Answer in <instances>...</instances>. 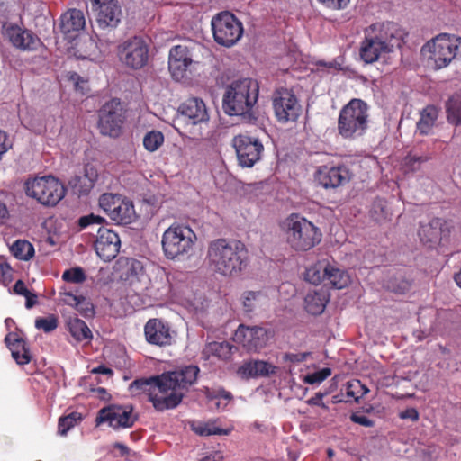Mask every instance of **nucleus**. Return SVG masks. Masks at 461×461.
Returning <instances> with one entry per match:
<instances>
[{"label": "nucleus", "mask_w": 461, "mask_h": 461, "mask_svg": "<svg viewBox=\"0 0 461 461\" xmlns=\"http://www.w3.org/2000/svg\"><path fill=\"white\" fill-rule=\"evenodd\" d=\"M199 372L196 366H185L149 378L135 379L130 387L134 392L147 393L154 409L164 411L180 404L185 392L196 382Z\"/></svg>", "instance_id": "nucleus-1"}, {"label": "nucleus", "mask_w": 461, "mask_h": 461, "mask_svg": "<svg viewBox=\"0 0 461 461\" xmlns=\"http://www.w3.org/2000/svg\"><path fill=\"white\" fill-rule=\"evenodd\" d=\"M205 259L208 267L215 275L234 278L246 269L249 251L240 240L219 238L208 244Z\"/></svg>", "instance_id": "nucleus-2"}, {"label": "nucleus", "mask_w": 461, "mask_h": 461, "mask_svg": "<svg viewBox=\"0 0 461 461\" xmlns=\"http://www.w3.org/2000/svg\"><path fill=\"white\" fill-rule=\"evenodd\" d=\"M258 86L251 78H241L231 82L225 89L223 108L229 115L241 116L246 122L256 120L252 109L258 101Z\"/></svg>", "instance_id": "nucleus-3"}, {"label": "nucleus", "mask_w": 461, "mask_h": 461, "mask_svg": "<svg viewBox=\"0 0 461 461\" xmlns=\"http://www.w3.org/2000/svg\"><path fill=\"white\" fill-rule=\"evenodd\" d=\"M280 228L287 245L295 252H307L321 241L320 228L298 213L290 214Z\"/></svg>", "instance_id": "nucleus-4"}, {"label": "nucleus", "mask_w": 461, "mask_h": 461, "mask_svg": "<svg viewBox=\"0 0 461 461\" xmlns=\"http://www.w3.org/2000/svg\"><path fill=\"white\" fill-rule=\"evenodd\" d=\"M369 107L358 98L351 99L344 105L338 118V132L345 140L362 137L368 129Z\"/></svg>", "instance_id": "nucleus-5"}, {"label": "nucleus", "mask_w": 461, "mask_h": 461, "mask_svg": "<svg viewBox=\"0 0 461 461\" xmlns=\"http://www.w3.org/2000/svg\"><path fill=\"white\" fill-rule=\"evenodd\" d=\"M421 52L435 69L444 68L461 55V37L440 33L424 44Z\"/></svg>", "instance_id": "nucleus-6"}, {"label": "nucleus", "mask_w": 461, "mask_h": 461, "mask_svg": "<svg viewBox=\"0 0 461 461\" xmlns=\"http://www.w3.org/2000/svg\"><path fill=\"white\" fill-rule=\"evenodd\" d=\"M26 194L45 206H55L65 196L63 184L52 176L36 177L25 183Z\"/></svg>", "instance_id": "nucleus-7"}, {"label": "nucleus", "mask_w": 461, "mask_h": 461, "mask_svg": "<svg viewBox=\"0 0 461 461\" xmlns=\"http://www.w3.org/2000/svg\"><path fill=\"white\" fill-rule=\"evenodd\" d=\"M196 240L195 233L185 225L173 224L162 236V248L167 258L174 259L187 253Z\"/></svg>", "instance_id": "nucleus-8"}, {"label": "nucleus", "mask_w": 461, "mask_h": 461, "mask_svg": "<svg viewBox=\"0 0 461 461\" xmlns=\"http://www.w3.org/2000/svg\"><path fill=\"white\" fill-rule=\"evenodd\" d=\"M211 25L214 41L221 46H233L243 34L242 23L229 11L214 15Z\"/></svg>", "instance_id": "nucleus-9"}, {"label": "nucleus", "mask_w": 461, "mask_h": 461, "mask_svg": "<svg viewBox=\"0 0 461 461\" xmlns=\"http://www.w3.org/2000/svg\"><path fill=\"white\" fill-rule=\"evenodd\" d=\"M131 404H111L100 409L95 418L96 426L107 423L113 429L132 428L139 416Z\"/></svg>", "instance_id": "nucleus-10"}, {"label": "nucleus", "mask_w": 461, "mask_h": 461, "mask_svg": "<svg viewBox=\"0 0 461 461\" xmlns=\"http://www.w3.org/2000/svg\"><path fill=\"white\" fill-rule=\"evenodd\" d=\"M125 114L121 102L112 99L99 111L98 128L103 135L117 138L122 133Z\"/></svg>", "instance_id": "nucleus-11"}, {"label": "nucleus", "mask_w": 461, "mask_h": 461, "mask_svg": "<svg viewBox=\"0 0 461 461\" xmlns=\"http://www.w3.org/2000/svg\"><path fill=\"white\" fill-rule=\"evenodd\" d=\"M118 56L127 67L140 69L148 62L149 47L142 38L134 36L118 47Z\"/></svg>", "instance_id": "nucleus-12"}, {"label": "nucleus", "mask_w": 461, "mask_h": 461, "mask_svg": "<svg viewBox=\"0 0 461 461\" xmlns=\"http://www.w3.org/2000/svg\"><path fill=\"white\" fill-rule=\"evenodd\" d=\"M273 108L278 122H295L301 114L302 107L292 90L280 88L273 95Z\"/></svg>", "instance_id": "nucleus-13"}, {"label": "nucleus", "mask_w": 461, "mask_h": 461, "mask_svg": "<svg viewBox=\"0 0 461 461\" xmlns=\"http://www.w3.org/2000/svg\"><path fill=\"white\" fill-rule=\"evenodd\" d=\"M453 225L442 218H433L429 223L421 224L419 230L420 241L430 249L449 240Z\"/></svg>", "instance_id": "nucleus-14"}, {"label": "nucleus", "mask_w": 461, "mask_h": 461, "mask_svg": "<svg viewBox=\"0 0 461 461\" xmlns=\"http://www.w3.org/2000/svg\"><path fill=\"white\" fill-rule=\"evenodd\" d=\"M232 142L240 166L251 167L260 159L264 146L258 139L240 134Z\"/></svg>", "instance_id": "nucleus-15"}, {"label": "nucleus", "mask_w": 461, "mask_h": 461, "mask_svg": "<svg viewBox=\"0 0 461 461\" xmlns=\"http://www.w3.org/2000/svg\"><path fill=\"white\" fill-rule=\"evenodd\" d=\"M92 10L100 29H114L121 22L122 7L118 0H91Z\"/></svg>", "instance_id": "nucleus-16"}, {"label": "nucleus", "mask_w": 461, "mask_h": 461, "mask_svg": "<svg viewBox=\"0 0 461 461\" xmlns=\"http://www.w3.org/2000/svg\"><path fill=\"white\" fill-rule=\"evenodd\" d=\"M377 42L383 44V47L391 52L393 48L400 46L402 39V31L400 26L393 22L376 23L371 24L365 30Z\"/></svg>", "instance_id": "nucleus-17"}, {"label": "nucleus", "mask_w": 461, "mask_h": 461, "mask_svg": "<svg viewBox=\"0 0 461 461\" xmlns=\"http://www.w3.org/2000/svg\"><path fill=\"white\" fill-rule=\"evenodd\" d=\"M176 332L170 325L159 318L149 319L144 325L146 341L159 348L168 347L175 342Z\"/></svg>", "instance_id": "nucleus-18"}, {"label": "nucleus", "mask_w": 461, "mask_h": 461, "mask_svg": "<svg viewBox=\"0 0 461 461\" xmlns=\"http://www.w3.org/2000/svg\"><path fill=\"white\" fill-rule=\"evenodd\" d=\"M3 36L20 50H34L40 42V39L30 30L20 27L12 23L3 24Z\"/></svg>", "instance_id": "nucleus-19"}, {"label": "nucleus", "mask_w": 461, "mask_h": 461, "mask_svg": "<svg viewBox=\"0 0 461 461\" xmlns=\"http://www.w3.org/2000/svg\"><path fill=\"white\" fill-rule=\"evenodd\" d=\"M314 180L325 189L337 188L350 180V172L344 165H323L316 168Z\"/></svg>", "instance_id": "nucleus-20"}, {"label": "nucleus", "mask_w": 461, "mask_h": 461, "mask_svg": "<svg viewBox=\"0 0 461 461\" xmlns=\"http://www.w3.org/2000/svg\"><path fill=\"white\" fill-rule=\"evenodd\" d=\"M120 247L121 240L115 231L104 226L98 229L95 249L104 261L113 259L118 255Z\"/></svg>", "instance_id": "nucleus-21"}, {"label": "nucleus", "mask_w": 461, "mask_h": 461, "mask_svg": "<svg viewBox=\"0 0 461 461\" xmlns=\"http://www.w3.org/2000/svg\"><path fill=\"white\" fill-rule=\"evenodd\" d=\"M235 339L248 350L258 351L266 346L268 340V332L263 327H249L240 324L235 332Z\"/></svg>", "instance_id": "nucleus-22"}, {"label": "nucleus", "mask_w": 461, "mask_h": 461, "mask_svg": "<svg viewBox=\"0 0 461 461\" xmlns=\"http://www.w3.org/2000/svg\"><path fill=\"white\" fill-rule=\"evenodd\" d=\"M192 61L186 46L176 45L171 48L168 57V69L172 77L176 81L183 79Z\"/></svg>", "instance_id": "nucleus-23"}, {"label": "nucleus", "mask_w": 461, "mask_h": 461, "mask_svg": "<svg viewBox=\"0 0 461 461\" xmlns=\"http://www.w3.org/2000/svg\"><path fill=\"white\" fill-rule=\"evenodd\" d=\"M86 18L84 13L78 9H69L61 15L60 32L68 41L75 40L79 32L85 29Z\"/></svg>", "instance_id": "nucleus-24"}, {"label": "nucleus", "mask_w": 461, "mask_h": 461, "mask_svg": "<svg viewBox=\"0 0 461 461\" xmlns=\"http://www.w3.org/2000/svg\"><path fill=\"white\" fill-rule=\"evenodd\" d=\"M5 342L15 362L22 366L31 362L32 355L27 341L15 332L8 333Z\"/></svg>", "instance_id": "nucleus-25"}, {"label": "nucleus", "mask_w": 461, "mask_h": 461, "mask_svg": "<svg viewBox=\"0 0 461 461\" xmlns=\"http://www.w3.org/2000/svg\"><path fill=\"white\" fill-rule=\"evenodd\" d=\"M182 115L187 117L193 124L208 121L209 115L206 105L203 99L190 97L186 99L178 108Z\"/></svg>", "instance_id": "nucleus-26"}, {"label": "nucleus", "mask_w": 461, "mask_h": 461, "mask_svg": "<svg viewBox=\"0 0 461 461\" xmlns=\"http://www.w3.org/2000/svg\"><path fill=\"white\" fill-rule=\"evenodd\" d=\"M277 367L262 360L244 362L237 370V374L242 379H249L258 376H268L276 373Z\"/></svg>", "instance_id": "nucleus-27"}, {"label": "nucleus", "mask_w": 461, "mask_h": 461, "mask_svg": "<svg viewBox=\"0 0 461 461\" xmlns=\"http://www.w3.org/2000/svg\"><path fill=\"white\" fill-rule=\"evenodd\" d=\"M384 53H389V51L383 47V44L377 42L365 32V38L359 49L361 59L367 64H371L377 61Z\"/></svg>", "instance_id": "nucleus-28"}, {"label": "nucleus", "mask_w": 461, "mask_h": 461, "mask_svg": "<svg viewBox=\"0 0 461 461\" xmlns=\"http://www.w3.org/2000/svg\"><path fill=\"white\" fill-rule=\"evenodd\" d=\"M137 218L132 201L122 195L110 219L118 224L127 225Z\"/></svg>", "instance_id": "nucleus-29"}, {"label": "nucleus", "mask_w": 461, "mask_h": 461, "mask_svg": "<svg viewBox=\"0 0 461 461\" xmlns=\"http://www.w3.org/2000/svg\"><path fill=\"white\" fill-rule=\"evenodd\" d=\"M306 311L312 315H319L325 310L329 295L324 289L307 294L304 299Z\"/></svg>", "instance_id": "nucleus-30"}, {"label": "nucleus", "mask_w": 461, "mask_h": 461, "mask_svg": "<svg viewBox=\"0 0 461 461\" xmlns=\"http://www.w3.org/2000/svg\"><path fill=\"white\" fill-rule=\"evenodd\" d=\"M68 328L70 335L77 342L88 343L93 335L87 324L77 317H70L68 321Z\"/></svg>", "instance_id": "nucleus-31"}, {"label": "nucleus", "mask_w": 461, "mask_h": 461, "mask_svg": "<svg viewBox=\"0 0 461 461\" xmlns=\"http://www.w3.org/2000/svg\"><path fill=\"white\" fill-rule=\"evenodd\" d=\"M438 109L433 105H428L420 113V118L417 122V131L421 135H427L431 131L438 119Z\"/></svg>", "instance_id": "nucleus-32"}, {"label": "nucleus", "mask_w": 461, "mask_h": 461, "mask_svg": "<svg viewBox=\"0 0 461 461\" xmlns=\"http://www.w3.org/2000/svg\"><path fill=\"white\" fill-rule=\"evenodd\" d=\"M192 430L199 436L230 435L231 429H221L215 425V421H198L191 424Z\"/></svg>", "instance_id": "nucleus-33"}, {"label": "nucleus", "mask_w": 461, "mask_h": 461, "mask_svg": "<svg viewBox=\"0 0 461 461\" xmlns=\"http://www.w3.org/2000/svg\"><path fill=\"white\" fill-rule=\"evenodd\" d=\"M328 261L320 260L305 271V280L312 285H320L326 281Z\"/></svg>", "instance_id": "nucleus-34"}, {"label": "nucleus", "mask_w": 461, "mask_h": 461, "mask_svg": "<svg viewBox=\"0 0 461 461\" xmlns=\"http://www.w3.org/2000/svg\"><path fill=\"white\" fill-rule=\"evenodd\" d=\"M326 281L337 289L344 288L349 283L348 275L328 262Z\"/></svg>", "instance_id": "nucleus-35"}, {"label": "nucleus", "mask_w": 461, "mask_h": 461, "mask_svg": "<svg viewBox=\"0 0 461 461\" xmlns=\"http://www.w3.org/2000/svg\"><path fill=\"white\" fill-rule=\"evenodd\" d=\"M14 257L20 260H29L34 256L32 244L25 240H18L10 247Z\"/></svg>", "instance_id": "nucleus-36"}, {"label": "nucleus", "mask_w": 461, "mask_h": 461, "mask_svg": "<svg viewBox=\"0 0 461 461\" xmlns=\"http://www.w3.org/2000/svg\"><path fill=\"white\" fill-rule=\"evenodd\" d=\"M232 349L233 346L227 341H213L206 346L205 352L219 359L226 360L231 357Z\"/></svg>", "instance_id": "nucleus-37"}, {"label": "nucleus", "mask_w": 461, "mask_h": 461, "mask_svg": "<svg viewBox=\"0 0 461 461\" xmlns=\"http://www.w3.org/2000/svg\"><path fill=\"white\" fill-rule=\"evenodd\" d=\"M74 191L79 194H87L94 186V179L86 173L83 176H76L69 181Z\"/></svg>", "instance_id": "nucleus-38"}, {"label": "nucleus", "mask_w": 461, "mask_h": 461, "mask_svg": "<svg viewBox=\"0 0 461 461\" xmlns=\"http://www.w3.org/2000/svg\"><path fill=\"white\" fill-rule=\"evenodd\" d=\"M121 197V194L112 193H104L100 195L98 199V204L109 218L115 211L117 203H119Z\"/></svg>", "instance_id": "nucleus-39"}, {"label": "nucleus", "mask_w": 461, "mask_h": 461, "mask_svg": "<svg viewBox=\"0 0 461 461\" xmlns=\"http://www.w3.org/2000/svg\"><path fill=\"white\" fill-rule=\"evenodd\" d=\"M163 143L164 135L159 131H150L143 138V146L149 152L158 150Z\"/></svg>", "instance_id": "nucleus-40"}, {"label": "nucleus", "mask_w": 461, "mask_h": 461, "mask_svg": "<svg viewBox=\"0 0 461 461\" xmlns=\"http://www.w3.org/2000/svg\"><path fill=\"white\" fill-rule=\"evenodd\" d=\"M82 420L79 412L73 411L66 416L59 419L58 431L61 436H65L67 432L75 427V425Z\"/></svg>", "instance_id": "nucleus-41"}, {"label": "nucleus", "mask_w": 461, "mask_h": 461, "mask_svg": "<svg viewBox=\"0 0 461 461\" xmlns=\"http://www.w3.org/2000/svg\"><path fill=\"white\" fill-rule=\"evenodd\" d=\"M429 159V157L427 155L418 156L409 153L402 160V167L406 172H415L420 170L422 164Z\"/></svg>", "instance_id": "nucleus-42"}, {"label": "nucleus", "mask_w": 461, "mask_h": 461, "mask_svg": "<svg viewBox=\"0 0 461 461\" xmlns=\"http://www.w3.org/2000/svg\"><path fill=\"white\" fill-rule=\"evenodd\" d=\"M368 392L369 389L367 386L362 384L360 380L355 379L347 383V396L354 398L357 402H358L359 399L365 396Z\"/></svg>", "instance_id": "nucleus-43"}, {"label": "nucleus", "mask_w": 461, "mask_h": 461, "mask_svg": "<svg viewBox=\"0 0 461 461\" xmlns=\"http://www.w3.org/2000/svg\"><path fill=\"white\" fill-rule=\"evenodd\" d=\"M119 263L126 267V274L128 276L140 277L144 273L143 263L138 259L122 258L120 259Z\"/></svg>", "instance_id": "nucleus-44"}, {"label": "nucleus", "mask_w": 461, "mask_h": 461, "mask_svg": "<svg viewBox=\"0 0 461 461\" xmlns=\"http://www.w3.org/2000/svg\"><path fill=\"white\" fill-rule=\"evenodd\" d=\"M447 113L456 123H461V95H455L449 98L446 104Z\"/></svg>", "instance_id": "nucleus-45"}, {"label": "nucleus", "mask_w": 461, "mask_h": 461, "mask_svg": "<svg viewBox=\"0 0 461 461\" xmlns=\"http://www.w3.org/2000/svg\"><path fill=\"white\" fill-rule=\"evenodd\" d=\"M58 324V317L54 314H50L46 317H39L35 320V327L38 330H42L46 333L55 330Z\"/></svg>", "instance_id": "nucleus-46"}, {"label": "nucleus", "mask_w": 461, "mask_h": 461, "mask_svg": "<svg viewBox=\"0 0 461 461\" xmlns=\"http://www.w3.org/2000/svg\"><path fill=\"white\" fill-rule=\"evenodd\" d=\"M62 279L68 283L81 284L86 279V276L84 270L77 267L65 270L62 275Z\"/></svg>", "instance_id": "nucleus-47"}, {"label": "nucleus", "mask_w": 461, "mask_h": 461, "mask_svg": "<svg viewBox=\"0 0 461 461\" xmlns=\"http://www.w3.org/2000/svg\"><path fill=\"white\" fill-rule=\"evenodd\" d=\"M331 375L330 367H324L317 372L306 375L303 381L308 384H321Z\"/></svg>", "instance_id": "nucleus-48"}, {"label": "nucleus", "mask_w": 461, "mask_h": 461, "mask_svg": "<svg viewBox=\"0 0 461 461\" xmlns=\"http://www.w3.org/2000/svg\"><path fill=\"white\" fill-rule=\"evenodd\" d=\"M76 310L85 318H92L95 315L94 304L82 295L76 306Z\"/></svg>", "instance_id": "nucleus-49"}, {"label": "nucleus", "mask_w": 461, "mask_h": 461, "mask_svg": "<svg viewBox=\"0 0 461 461\" xmlns=\"http://www.w3.org/2000/svg\"><path fill=\"white\" fill-rule=\"evenodd\" d=\"M105 221H106L104 217L95 215L94 213H90L88 215L80 217L77 221V224H78L79 230H82L90 225H93V224L102 225Z\"/></svg>", "instance_id": "nucleus-50"}, {"label": "nucleus", "mask_w": 461, "mask_h": 461, "mask_svg": "<svg viewBox=\"0 0 461 461\" xmlns=\"http://www.w3.org/2000/svg\"><path fill=\"white\" fill-rule=\"evenodd\" d=\"M13 270L5 258H0V284L5 286L12 281Z\"/></svg>", "instance_id": "nucleus-51"}, {"label": "nucleus", "mask_w": 461, "mask_h": 461, "mask_svg": "<svg viewBox=\"0 0 461 461\" xmlns=\"http://www.w3.org/2000/svg\"><path fill=\"white\" fill-rule=\"evenodd\" d=\"M310 355L309 352L303 353H285L282 357L284 362H290L293 364L302 363L305 361Z\"/></svg>", "instance_id": "nucleus-52"}, {"label": "nucleus", "mask_w": 461, "mask_h": 461, "mask_svg": "<svg viewBox=\"0 0 461 461\" xmlns=\"http://www.w3.org/2000/svg\"><path fill=\"white\" fill-rule=\"evenodd\" d=\"M62 301L76 308L81 295H77L72 291H67L65 288L60 292Z\"/></svg>", "instance_id": "nucleus-53"}, {"label": "nucleus", "mask_w": 461, "mask_h": 461, "mask_svg": "<svg viewBox=\"0 0 461 461\" xmlns=\"http://www.w3.org/2000/svg\"><path fill=\"white\" fill-rule=\"evenodd\" d=\"M62 301L76 308L81 295H77L72 291H67L65 288L60 292Z\"/></svg>", "instance_id": "nucleus-54"}, {"label": "nucleus", "mask_w": 461, "mask_h": 461, "mask_svg": "<svg viewBox=\"0 0 461 461\" xmlns=\"http://www.w3.org/2000/svg\"><path fill=\"white\" fill-rule=\"evenodd\" d=\"M258 293L253 291L245 292L243 294V307L246 312H250L254 309L253 302L257 299Z\"/></svg>", "instance_id": "nucleus-55"}, {"label": "nucleus", "mask_w": 461, "mask_h": 461, "mask_svg": "<svg viewBox=\"0 0 461 461\" xmlns=\"http://www.w3.org/2000/svg\"><path fill=\"white\" fill-rule=\"evenodd\" d=\"M350 0H319L326 7L333 10L344 9L348 6Z\"/></svg>", "instance_id": "nucleus-56"}, {"label": "nucleus", "mask_w": 461, "mask_h": 461, "mask_svg": "<svg viewBox=\"0 0 461 461\" xmlns=\"http://www.w3.org/2000/svg\"><path fill=\"white\" fill-rule=\"evenodd\" d=\"M68 80L74 84V87L77 91L84 93V86L87 83L86 80H85L76 72H72L69 74Z\"/></svg>", "instance_id": "nucleus-57"}, {"label": "nucleus", "mask_w": 461, "mask_h": 461, "mask_svg": "<svg viewBox=\"0 0 461 461\" xmlns=\"http://www.w3.org/2000/svg\"><path fill=\"white\" fill-rule=\"evenodd\" d=\"M350 420L354 423L359 424L361 426H364L366 428H371L375 425L374 420H370L366 416L359 415L357 413H352L350 415Z\"/></svg>", "instance_id": "nucleus-58"}, {"label": "nucleus", "mask_w": 461, "mask_h": 461, "mask_svg": "<svg viewBox=\"0 0 461 461\" xmlns=\"http://www.w3.org/2000/svg\"><path fill=\"white\" fill-rule=\"evenodd\" d=\"M12 148V142L9 140L6 132L0 130V159L2 156Z\"/></svg>", "instance_id": "nucleus-59"}, {"label": "nucleus", "mask_w": 461, "mask_h": 461, "mask_svg": "<svg viewBox=\"0 0 461 461\" xmlns=\"http://www.w3.org/2000/svg\"><path fill=\"white\" fill-rule=\"evenodd\" d=\"M399 417L402 420L409 419L412 421H417L419 420V412L415 408H409L401 411Z\"/></svg>", "instance_id": "nucleus-60"}, {"label": "nucleus", "mask_w": 461, "mask_h": 461, "mask_svg": "<svg viewBox=\"0 0 461 461\" xmlns=\"http://www.w3.org/2000/svg\"><path fill=\"white\" fill-rule=\"evenodd\" d=\"M13 290L14 294L23 296H26L30 292L23 280H17L13 287Z\"/></svg>", "instance_id": "nucleus-61"}, {"label": "nucleus", "mask_w": 461, "mask_h": 461, "mask_svg": "<svg viewBox=\"0 0 461 461\" xmlns=\"http://www.w3.org/2000/svg\"><path fill=\"white\" fill-rule=\"evenodd\" d=\"M389 288H391L395 293L404 294L406 291L409 290L410 284H409V282L402 280L397 287H395V286H393V285H389Z\"/></svg>", "instance_id": "nucleus-62"}, {"label": "nucleus", "mask_w": 461, "mask_h": 461, "mask_svg": "<svg viewBox=\"0 0 461 461\" xmlns=\"http://www.w3.org/2000/svg\"><path fill=\"white\" fill-rule=\"evenodd\" d=\"M26 301H25V307L27 309H31L32 308L33 306H35L37 304V295L33 293H32L31 291L29 292V294L24 296Z\"/></svg>", "instance_id": "nucleus-63"}, {"label": "nucleus", "mask_w": 461, "mask_h": 461, "mask_svg": "<svg viewBox=\"0 0 461 461\" xmlns=\"http://www.w3.org/2000/svg\"><path fill=\"white\" fill-rule=\"evenodd\" d=\"M222 459V454L219 451H215L201 458L199 461H221Z\"/></svg>", "instance_id": "nucleus-64"}]
</instances>
